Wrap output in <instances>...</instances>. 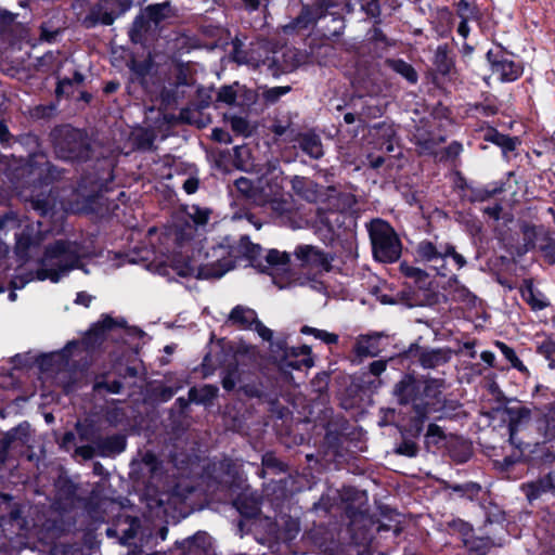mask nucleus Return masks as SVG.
Instances as JSON below:
<instances>
[{
  "label": "nucleus",
  "mask_w": 555,
  "mask_h": 555,
  "mask_svg": "<svg viewBox=\"0 0 555 555\" xmlns=\"http://www.w3.org/2000/svg\"><path fill=\"white\" fill-rule=\"evenodd\" d=\"M260 250L261 247L253 244L247 236H242L238 243L225 237L204 254L198 250L197 257H184L182 254L175 256L171 268L182 278L220 279L243 259L256 261Z\"/></svg>",
  "instance_id": "nucleus-1"
},
{
  "label": "nucleus",
  "mask_w": 555,
  "mask_h": 555,
  "mask_svg": "<svg viewBox=\"0 0 555 555\" xmlns=\"http://www.w3.org/2000/svg\"><path fill=\"white\" fill-rule=\"evenodd\" d=\"M81 257L80 245L76 242L56 241L44 249L43 256L36 261V270L16 275L11 284L13 289L23 288L30 281L50 280L57 283L75 269Z\"/></svg>",
  "instance_id": "nucleus-2"
},
{
  "label": "nucleus",
  "mask_w": 555,
  "mask_h": 555,
  "mask_svg": "<svg viewBox=\"0 0 555 555\" xmlns=\"http://www.w3.org/2000/svg\"><path fill=\"white\" fill-rule=\"evenodd\" d=\"M17 177L28 176V181L34 183V190L30 195V205L41 216H53L60 210L65 209L63 202L57 199L53 189L35 193L37 184L40 188H48L53 181L61 178L62 171L52 165L43 153H34L29 156L25 166L20 168Z\"/></svg>",
  "instance_id": "nucleus-3"
},
{
  "label": "nucleus",
  "mask_w": 555,
  "mask_h": 555,
  "mask_svg": "<svg viewBox=\"0 0 555 555\" xmlns=\"http://www.w3.org/2000/svg\"><path fill=\"white\" fill-rule=\"evenodd\" d=\"M446 389V380L443 378H425L421 380L420 400L416 403L415 426L418 430L429 416L437 414L436 418L447 416L444 412L446 398L443 390Z\"/></svg>",
  "instance_id": "nucleus-4"
},
{
  "label": "nucleus",
  "mask_w": 555,
  "mask_h": 555,
  "mask_svg": "<svg viewBox=\"0 0 555 555\" xmlns=\"http://www.w3.org/2000/svg\"><path fill=\"white\" fill-rule=\"evenodd\" d=\"M374 258L380 262H395L401 256V242L392 227L374 219L367 225Z\"/></svg>",
  "instance_id": "nucleus-5"
},
{
  "label": "nucleus",
  "mask_w": 555,
  "mask_h": 555,
  "mask_svg": "<svg viewBox=\"0 0 555 555\" xmlns=\"http://www.w3.org/2000/svg\"><path fill=\"white\" fill-rule=\"evenodd\" d=\"M55 152L62 159L82 162L90 157L91 146L88 137L82 131L68 129L56 140Z\"/></svg>",
  "instance_id": "nucleus-6"
},
{
  "label": "nucleus",
  "mask_w": 555,
  "mask_h": 555,
  "mask_svg": "<svg viewBox=\"0 0 555 555\" xmlns=\"http://www.w3.org/2000/svg\"><path fill=\"white\" fill-rule=\"evenodd\" d=\"M271 351L280 357L281 369L285 372L288 370L302 371L313 365L310 356V347L304 345L299 347H288L285 340H276L271 343Z\"/></svg>",
  "instance_id": "nucleus-7"
},
{
  "label": "nucleus",
  "mask_w": 555,
  "mask_h": 555,
  "mask_svg": "<svg viewBox=\"0 0 555 555\" xmlns=\"http://www.w3.org/2000/svg\"><path fill=\"white\" fill-rule=\"evenodd\" d=\"M507 421L508 441L511 446L521 450L522 447H530V443L519 437L532 418L531 409L517 402L514 405L506 406L504 410Z\"/></svg>",
  "instance_id": "nucleus-8"
},
{
  "label": "nucleus",
  "mask_w": 555,
  "mask_h": 555,
  "mask_svg": "<svg viewBox=\"0 0 555 555\" xmlns=\"http://www.w3.org/2000/svg\"><path fill=\"white\" fill-rule=\"evenodd\" d=\"M177 16V9L171 5L170 1L154 3L147 5L141 15L137 16L131 30V37L134 34H141L152 25L156 28L163 23L169 22Z\"/></svg>",
  "instance_id": "nucleus-9"
},
{
  "label": "nucleus",
  "mask_w": 555,
  "mask_h": 555,
  "mask_svg": "<svg viewBox=\"0 0 555 555\" xmlns=\"http://www.w3.org/2000/svg\"><path fill=\"white\" fill-rule=\"evenodd\" d=\"M126 449V438L121 435H113L108 437L100 436L96 447L94 446H77L74 451L75 456H80L88 461L95 455L106 457L121 453Z\"/></svg>",
  "instance_id": "nucleus-10"
},
{
  "label": "nucleus",
  "mask_w": 555,
  "mask_h": 555,
  "mask_svg": "<svg viewBox=\"0 0 555 555\" xmlns=\"http://www.w3.org/2000/svg\"><path fill=\"white\" fill-rule=\"evenodd\" d=\"M450 251H453V245L428 240L420 242L416 247L417 257L423 261L435 263L433 268L441 276L446 275L444 260Z\"/></svg>",
  "instance_id": "nucleus-11"
},
{
  "label": "nucleus",
  "mask_w": 555,
  "mask_h": 555,
  "mask_svg": "<svg viewBox=\"0 0 555 555\" xmlns=\"http://www.w3.org/2000/svg\"><path fill=\"white\" fill-rule=\"evenodd\" d=\"M410 357L415 359L417 363L425 370H436L450 362L453 351L449 347L431 348V347H411Z\"/></svg>",
  "instance_id": "nucleus-12"
},
{
  "label": "nucleus",
  "mask_w": 555,
  "mask_h": 555,
  "mask_svg": "<svg viewBox=\"0 0 555 555\" xmlns=\"http://www.w3.org/2000/svg\"><path fill=\"white\" fill-rule=\"evenodd\" d=\"M487 59L491 64V69L494 75L503 82H511L518 79L522 74V66L520 63L515 62L511 55L503 51L493 52L488 51Z\"/></svg>",
  "instance_id": "nucleus-13"
},
{
  "label": "nucleus",
  "mask_w": 555,
  "mask_h": 555,
  "mask_svg": "<svg viewBox=\"0 0 555 555\" xmlns=\"http://www.w3.org/2000/svg\"><path fill=\"white\" fill-rule=\"evenodd\" d=\"M294 255L301 266L326 272L332 269L334 257L317 246L309 244L298 245L294 250Z\"/></svg>",
  "instance_id": "nucleus-14"
},
{
  "label": "nucleus",
  "mask_w": 555,
  "mask_h": 555,
  "mask_svg": "<svg viewBox=\"0 0 555 555\" xmlns=\"http://www.w3.org/2000/svg\"><path fill=\"white\" fill-rule=\"evenodd\" d=\"M40 242V236L29 227L16 234L15 254L23 264L28 263L39 255Z\"/></svg>",
  "instance_id": "nucleus-15"
},
{
  "label": "nucleus",
  "mask_w": 555,
  "mask_h": 555,
  "mask_svg": "<svg viewBox=\"0 0 555 555\" xmlns=\"http://www.w3.org/2000/svg\"><path fill=\"white\" fill-rule=\"evenodd\" d=\"M262 253V249L260 250ZM261 254H259L256 261H249L251 266L259 267L262 272H267L270 275L274 276L278 272H286L288 271L289 261H291V255L285 251H280L278 249H270L266 254L263 264L260 261ZM273 282L279 285L280 288H282L284 285L275 280L273 278Z\"/></svg>",
  "instance_id": "nucleus-16"
},
{
  "label": "nucleus",
  "mask_w": 555,
  "mask_h": 555,
  "mask_svg": "<svg viewBox=\"0 0 555 555\" xmlns=\"http://www.w3.org/2000/svg\"><path fill=\"white\" fill-rule=\"evenodd\" d=\"M420 388L421 380L410 374H406L399 383L396 384L393 388V396L400 404L412 403L416 411V403H418L421 393Z\"/></svg>",
  "instance_id": "nucleus-17"
},
{
  "label": "nucleus",
  "mask_w": 555,
  "mask_h": 555,
  "mask_svg": "<svg viewBox=\"0 0 555 555\" xmlns=\"http://www.w3.org/2000/svg\"><path fill=\"white\" fill-rule=\"evenodd\" d=\"M537 431L546 440H555V401L535 409Z\"/></svg>",
  "instance_id": "nucleus-18"
},
{
  "label": "nucleus",
  "mask_w": 555,
  "mask_h": 555,
  "mask_svg": "<svg viewBox=\"0 0 555 555\" xmlns=\"http://www.w3.org/2000/svg\"><path fill=\"white\" fill-rule=\"evenodd\" d=\"M519 293L522 300L530 307L533 312H538L546 309L551 306V301L547 296L537 288L530 279L522 281Z\"/></svg>",
  "instance_id": "nucleus-19"
},
{
  "label": "nucleus",
  "mask_w": 555,
  "mask_h": 555,
  "mask_svg": "<svg viewBox=\"0 0 555 555\" xmlns=\"http://www.w3.org/2000/svg\"><path fill=\"white\" fill-rule=\"evenodd\" d=\"M339 221V214L337 211H326L318 209L314 228L315 232L324 240H332L335 232V224Z\"/></svg>",
  "instance_id": "nucleus-20"
},
{
  "label": "nucleus",
  "mask_w": 555,
  "mask_h": 555,
  "mask_svg": "<svg viewBox=\"0 0 555 555\" xmlns=\"http://www.w3.org/2000/svg\"><path fill=\"white\" fill-rule=\"evenodd\" d=\"M125 323L126 322L122 319L115 320L108 315L103 317L99 322L93 324L88 332V336L86 337L88 345L100 344L103 340L106 332L116 327H124Z\"/></svg>",
  "instance_id": "nucleus-21"
},
{
  "label": "nucleus",
  "mask_w": 555,
  "mask_h": 555,
  "mask_svg": "<svg viewBox=\"0 0 555 555\" xmlns=\"http://www.w3.org/2000/svg\"><path fill=\"white\" fill-rule=\"evenodd\" d=\"M233 59L238 64L253 65L257 68H266L273 76H279L281 73L287 70L289 67H282L278 64V60L275 56L267 57L262 61L253 62L245 52L238 50L236 47L234 48Z\"/></svg>",
  "instance_id": "nucleus-22"
},
{
  "label": "nucleus",
  "mask_w": 555,
  "mask_h": 555,
  "mask_svg": "<svg viewBox=\"0 0 555 555\" xmlns=\"http://www.w3.org/2000/svg\"><path fill=\"white\" fill-rule=\"evenodd\" d=\"M413 141L421 154L431 155L443 142V138L429 132L424 127H417L413 133Z\"/></svg>",
  "instance_id": "nucleus-23"
},
{
  "label": "nucleus",
  "mask_w": 555,
  "mask_h": 555,
  "mask_svg": "<svg viewBox=\"0 0 555 555\" xmlns=\"http://www.w3.org/2000/svg\"><path fill=\"white\" fill-rule=\"evenodd\" d=\"M379 340L380 335L376 333L360 335L357 338L356 344L353 346L354 354L360 359L367 357H376L380 351Z\"/></svg>",
  "instance_id": "nucleus-24"
},
{
  "label": "nucleus",
  "mask_w": 555,
  "mask_h": 555,
  "mask_svg": "<svg viewBox=\"0 0 555 555\" xmlns=\"http://www.w3.org/2000/svg\"><path fill=\"white\" fill-rule=\"evenodd\" d=\"M257 318V312L254 309L237 305L231 310L228 322L241 330H250Z\"/></svg>",
  "instance_id": "nucleus-25"
},
{
  "label": "nucleus",
  "mask_w": 555,
  "mask_h": 555,
  "mask_svg": "<svg viewBox=\"0 0 555 555\" xmlns=\"http://www.w3.org/2000/svg\"><path fill=\"white\" fill-rule=\"evenodd\" d=\"M443 291L451 300L466 305L474 304L476 299L475 295L456 276H452L443 285Z\"/></svg>",
  "instance_id": "nucleus-26"
},
{
  "label": "nucleus",
  "mask_w": 555,
  "mask_h": 555,
  "mask_svg": "<svg viewBox=\"0 0 555 555\" xmlns=\"http://www.w3.org/2000/svg\"><path fill=\"white\" fill-rule=\"evenodd\" d=\"M300 150L312 159H320L324 155L321 138L313 132H298L297 140Z\"/></svg>",
  "instance_id": "nucleus-27"
},
{
  "label": "nucleus",
  "mask_w": 555,
  "mask_h": 555,
  "mask_svg": "<svg viewBox=\"0 0 555 555\" xmlns=\"http://www.w3.org/2000/svg\"><path fill=\"white\" fill-rule=\"evenodd\" d=\"M29 441V425L21 424L9 430L1 440L2 451L11 448L23 447Z\"/></svg>",
  "instance_id": "nucleus-28"
},
{
  "label": "nucleus",
  "mask_w": 555,
  "mask_h": 555,
  "mask_svg": "<svg viewBox=\"0 0 555 555\" xmlns=\"http://www.w3.org/2000/svg\"><path fill=\"white\" fill-rule=\"evenodd\" d=\"M181 547L195 555H206L211 548V538L204 531H198L194 535L183 540Z\"/></svg>",
  "instance_id": "nucleus-29"
},
{
  "label": "nucleus",
  "mask_w": 555,
  "mask_h": 555,
  "mask_svg": "<svg viewBox=\"0 0 555 555\" xmlns=\"http://www.w3.org/2000/svg\"><path fill=\"white\" fill-rule=\"evenodd\" d=\"M483 140L500 146L504 156L515 151L516 146L519 144L518 138L503 134L492 127L487 129Z\"/></svg>",
  "instance_id": "nucleus-30"
},
{
  "label": "nucleus",
  "mask_w": 555,
  "mask_h": 555,
  "mask_svg": "<svg viewBox=\"0 0 555 555\" xmlns=\"http://www.w3.org/2000/svg\"><path fill=\"white\" fill-rule=\"evenodd\" d=\"M192 492V489L181 488L180 485H177L169 493H163L158 499L159 506L164 507V512H168V507H172L173 509H178L180 505H182L188 498V495Z\"/></svg>",
  "instance_id": "nucleus-31"
},
{
  "label": "nucleus",
  "mask_w": 555,
  "mask_h": 555,
  "mask_svg": "<svg viewBox=\"0 0 555 555\" xmlns=\"http://www.w3.org/2000/svg\"><path fill=\"white\" fill-rule=\"evenodd\" d=\"M208 220V214L199 212L198 216L193 220L194 224L185 223L184 227L176 232V242L179 247L184 248L191 244L194 238L196 231L195 225H205Z\"/></svg>",
  "instance_id": "nucleus-32"
},
{
  "label": "nucleus",
  "mask_w": 555,
  "mask_h": 555,
  "mask_svg": "<svg viewBox=\"0 0 555 555\" xmlns=\"http://www.w3.org/2000/svg\"><path fill=\"white\" fill-rule=\"evenodd\" d=\"M326 8L327 5L322 0H319L314 7H304L300 15L296 18V25L307 28L310 24L325 16Z\"/></svg>",
  "instance_id": "nucleus-33"
},
{
  "label": "nucleus",
  "mask_w": 555,
  "mask_h": 555,
  "mask_svg": "<svg viewBox=\"0 0 555 555\" xmlns=\"http://www.w3.org/2000/svg\"><path fill=\"white\" fill-rule=\"evenodd\" d=\"M555 489L554 478L552 475H546L538 480L527 483L526 495L529 501H533L541 496L543 493L551 492Z\"/></svg>",
  "instance_id": "nucleus-34"
},
{
  "label": "nucleus",
  "mask_w": 555,
  "mask_h": 555,
  "mask_svg": "<svg viewBox=\"0 0 555 555\" xmlns=\"http://www.w3.org/2000/svg\"><path fill=\"white\" fill-rule=\"evenodd\" d=\"M386 65L403 77L409 83L415 85L418 81V74L414 67L401 59H387Z\"/></svg>",
  "instance_id": "nucleus-35"
},
{
  "label": "nucleus",
  "mask_w": 555,
  "mask_h": 555,
  "mask_svg": "<svg viewBox=\"0 0 555 555\" xmlns=\"http://www.w3.org/2000/svg\"><path fill=\"white\" fill-rule=\"evenodd\" d=\"M76 434L81 446L96 447L100 439V433L95 426L88 422H77L75 425Z\"/></svg>",
  "instance_id": "nucleus-36"
},
{
  "label": "nucleus",
  "mask_w": 555,
  "mask_h": 555,
  "mask_svg": "<svg viewBox=\"0 0 555 555\" xmlns=\"http://www.w3.org/2000/svg\"><path fill=\"white\" fill-rule=\"evenodd\" d=\"M218 387L214 385H203L202 387H192L189 390V401L197 404H210L218 395Z\"/></svg>",
  "instance_id": "nucleus-37"
},
{
  "label": "nucleus",
  "mask_w": 555,
  "mask_h": 555,
  "mask_svg": "<svg viewBox=\"0 0 555 555\" xmlns=\"http://www.w3.org/2000/svg\"><path fill=\"white\" fill-rule=\"evenodd\" d=\"M76 343L72 341L66 345V347L61 352H54L49 356L42 357L40 360V366L44 371L54 372L59 370V362H65L67 364V356L69 353L70 348L76 347Z\"/></svg>",
  "instance_id": "nucleus-38"
},
{
  "label": "nucleus",
  "mask_w": 555,
  "mask_h": 555,
  "mask_svg": "<svg viewBox=\"0 0 555 555\" xmlns=\"http://www.w3.org/2000/svg\"><path fill=\"white\" fill-rule=\"evenodd\" d=\"M221 383L227 391H232L236 387L243 388L242 372L237 364L228 365L222 372Z\"/></svg>",
  "instance_id": "nucleus-39"
},
{
  "label": "nucleus",
  "mask_w": 555,
  "mask_h": 555,
  "mask_svg": "<svg viewBox=\"0 0 555 555\" xmlns=\"http://www.w3.org/2000/svg\"><path fill=\"white\" fill-rule=\"evenodd\" d=\"M450 528L461 534L462 541L466 547L475 550L479 546L476 541L473 540L474 529L468 522L462 519H454L450 522Z\"/></svg>",
  "instance_id": "nucleus-40"
},
{
  "label": "nucleus",
  "mask_w": 555,
  "mask_h": 555,
  "mask_svg": "<svg viewBox=\"0 0 555 555\" xmlns=\"http://www.w3.org/2000/svg\"><path fill=\"white\" fill-rule=\"evenodd\" d=\"M495 346L500 349L504 358L511 363V366L518 372L522 373L526 376L530 375L528 367L522 363V361L517 357L515 350L507 346L503 341H496Z\"/></svg>",
  "instance_id": "nucleus-41"
},
{
  "label": "nucleus",
  "mask_w": 555,
  "mask_h": 555,
  "mask_svg": "<svg viewBox=\"0 0 555 555\" xmlns=\"http://www.w3.org/2000/svg\"><path fill=\"white\" fill-rule=\"evenodd\" d=\"M234 190L247 199L257 202L258 186L250 179L245 177L236 179L233 189H231V193H233Z\"/></svg>",
  "instance_id": "nucleus-42"
},
{
  "label": "nucleus",
  "mask_w": 555,
  "mask_h": 555,
  "mask_svg": "<svg viewBox=\"0 0 555 555\" xmlns=\"http://www.w3.org/2000/svg\"><path fill=\"white\" fill-rule=\"evenodd\" d=\"M400 270L406 278L413 279L417 284L420 288H426L429 286V275L424 270L410 266L408 263H401Z\"/></svg>",
  "instance_id": "nucleus-43"
},
{
  "label": "nucleus",
  "mask_w": 555,
  "mask_h": 555,
  "mask_svg": "<svg viewBox=\"0 0 555 555\" xmlns=\"http://www.w3.org/2000/svg\"><path fill=\"white\" fill-rule=\"evenodd\" d=\"M271 130H272V132L274 133L275 137L283 138V140L285 142L291 143V142H295L297 140L298 131H296L292 127V122L291 121L283 122L281 120H276L272 125Z\"/></svg>",
  "instance_id": "nucleus-44"
},
{
  "label": "nucleus",
  "mask_w": 555,
  "mask_h": 555,
  "mask_svg": "<svg viewBox=\"0 0 555 555\" xmlns=\"http://www.w3.org/2000/svg\"><path fill=\"white\" fill-rule=\"evenodd\" d=\"M534 456L544 463L555 462V442L545 439L542 443H537L535 449L531 451Z\"/></svg>",
  "instance_id": "nucleus-45"
},
{
  "label": "nucleus",
  "mask_w": 555,
  "mask_h": 555,
  "mask_svg": "<svg viewBox=\"0 0 555 555\" xmlns=\"http://www.w3.org/2000/svg\"><path fill=\"white\" fill-rule=\"evenodd\" d=\"M10 522L13 528H16L17 534L28 538L30 535V526L29 522L22 516V511L20 508H13L10 512Z\"/></svg>",
  "instance_id": "nucleus-46"
},
{
  "label": "nucleus",
  "mask_w": 555,
  "mask_h": 555,
  "mask_svg": "<svg viewBox=\"0 0 555 555\" xmlns=\"http://www.w3.org/2000/svg\"><path fill=\"white\" fill-rule=\"evenodd\" d=\"M434 64L437 70L443 75L450 73L452 67V60L449 57L448 49L446 46H439L435 52Z\"/></svg>",
  "instance_id": "nucleus-47"
},
{
  "label": "nucleus",
  "mask_w": 555,
  "mask_h": 555,
  "mask_svg": "<svg viewBox=\"0 0 555 555\" xmlns=\"http://www.w3.org/2000/svg\"><path fill=\"white\" fill-rule=\"evenodd\" d=\"M300 332L302 334L312 335L317 339H320L321 341L325 343L326 345H333L338 341V335L308 325L302 326Z\"/></svg>",
  "instance_id": "nucleus-48"
},
{
  "label": "nucleus",
  "mask_w": 555,
  "mask_h": 555,
  "mask_svg": "<svg viewBox=\"0 0 555 555\" xmlns=\"http://www.w3.org/2000/svg\"><path fill=\"white\" fill-rule=\"evenodd\" d=\"M335 201V207L339 211L350 210L357 204L356 195L349 192L338 193Z\"/></svg>",
  "instance_id": "nucleus-49"
},
{
  "label": "nucleus",
  "mask_w": 555,
  "mask_h": 555,
  "mask_svg": "<svg viewBox=\"0 0 555 555\" xmlns=\"http://www.w3.org/2000/svg\"><path fill=\"white\" fill-rule=\"evenodd\" d=\"M456 11L461 20H475L477 17V10L468 0H460L456 4Z\"/></svg>",
  "instance_id": "nucleus-50"
},
{
  "label": "nucleus",
  "mask_w": 555,
  "mask_h": 555,
  "mask_svg": "<svg viewBox=\"0 0 555 555\" xmlns=\"http://www.w3.org/2000/svg\"><path fill=\"white\" fill-rule=\"evenodd\" d=\"M291 91L289 86L285 87H273L263 91V99L268 103H275L281 96L287 94Z\"/></svg>",
  "instance_id": "nucleus-51"
},
{
  "label": "nucleus",
  "mask_w": 555,
  "mask_h": 555,
  "mask_svg": "<svg viewBox=\"0 0 555 555\" xmlns=\"http://www.w3.org/2000/svg\"><path fill=\"white\" fill-rule=\"evenodd\" d=\"M127 522L129 524L128 529H126L120 538V543L126 545L128 544L134 537L137 535V530L140 526V522L137 518L127 517Z\"/></svg>",
  "instance_id": "nucleus-52"
},
{
  "label": "nucleus",
  "mask_w": 555,
  "mask_h": 555,
  "mask_svg": "<svg viewBox=\"0 0 555 555\" xmlns=\"http://www.w3.org/2000/svg\"><path fill=\"white\" fill-rule=\"evenodd\" d=\"M452 490L454 492H459L463 495H466L469 499H473L480 492L481 487L478 483L468 482L464 485H455L452 487Z\"/></svg>",
  "instance_id": "nucleus-53"
},
{
  "label": "nucleus",
  "mask_w": 555,
  "mask_h": 555,
  "mask_svg": "<svg viewBox=\"0 0 555 555\" xmlns=\"http://www.w3.org/2000/svg\"><path fill=\"white\" fill-rule=\"evenodd\" d=\"M520 230L524 235L525 245L527 247H533L537 238V228L533 224L524 222Z\"/></svg>",
  "instance_id": "nucleus-54"
},
{
  "label": "nucleus",
  "mask_w": 555,
  "mask_h": 555,
  "mask_svg": "<svg viewBox=\"0 0 555 555\" xmlns=\"http://www.w3.org/2000/svg\"><path fill=\"white\" fill-rule=\"evenodd\" d=\"M397 453L409 457H414L418 453L417 444L412 440H403L397 448Z\"/></svg>",
  "instance_id": "nucleus-55"
},
{
  "label": "nucleus",
  "mask_w": 555,
  "mask_h": 555,
  "mask_svg": "<svg viewBox=\"0 0 555 555\" xmlns=\"http://www.w3.org/2000/svg\"><path fill=\"white\" fill-rule=\"evenodd\" d=\"M122 388V384L119 380L106 382V380H98L94 384V390L100 391L105 389L111 393H119Z\"/></svg>",
  "instance_id": "nucleus-56"
},
{
  "label": "nucleus",
  "mask_w": 555,
  "mask_h": 555,
  "mask_svg": "<svg viewBox=\"0 0 555 555\" xmlns=\"http://www.w3.org/2000/svg\"><path fill=\"white\" fill-rule=\"evenodd\" d=\"M217 100L225 104H233L236 100V92L231 86H223L217 94Z\"/></svg>",
  "instance_id": "nucleus-57"
},
{
  "label": "nucleus",
  "mask_w": 555,
  "mask_h": 555,
  "mask_svg": "<svg viewBox=\"0 0 555 555\" xmlns=\"http://www.w3.org/2000/svg\"><path fill=\"white\" fill-rule=\"evenodd\" d=\"M362 9L367 16L373 18H378L382 12L379 0H364Z\"/></svg>",
  "instance_id": "nucleus-58"
},
{
  "label": "nucleus",
  "mask_w": 555,
  "mask_h": 555,
  "mask_svg": "<svg viewBox=\"0 0 555 555\" xmlns=\"http://www.w3.org/2000/svg\"><path fill=\"white\" fill-rule=\"evenodd\" d=\"M144 466L151 472L152 475H155L159 469L160 462L158 459L151 452H146L142 459Z\"/></svg>",
  "instance_id": "nucleus-59"
},
{
  "label": "nucleus",
  "mask_w": 555,
  "mask_h": 555,
  "mask_svg": "<svg viewBox=\"0 0 555 555\" xmlns=\"http://www.w3.org/2000/svg\"><path fill=\"white\" fill-rule=\"evenodd\" d=\"M250 330H254L257 332V334L266 341H271L273 332L268 328L262 322H260L258 319L254 323L253 327Z\"/></svg>",
  "instance_id": "nucleus-60"
},
{
  "label": "nucleus",
  "mask_w": 555,
  "mask_h": 555,
  "mask_svg": "<svg viewBox=\"0 0 555 555\" xmlns=\"http://www.w3.org/2000/svg\"><path fill=\"white\" fill-rule=\"evenodd\" d=\"M538 353L545 359H551L555 353V341L545 340L538 346Z\"/></svg>",
  "instance_id": "nucleus-61"
},
{
  "label": "nucleus",
  "mask_w": 555,
  "mask_h": 555,
  "mask_svg": "<svg viewBox=\"0 0 555 555\" xmlns=\"http://www.w3.org/2000/svg\"><path fill=\"white\" fill-rule=\"evenodd\" d=\"M231 127L233 131L240 134H245L248 131V122L243 117H232L231 118Z\"/></svg>",
  "instance_id": "nucleus-62"
},
{
  "label": "nucleus",
  "mask_w": 555,
  "mask_h": 555,
  "mask_svg": "<svg viewBox=\"0 0 555 555\" xmlns=\"http://www.w3.org/2000/svg\"><path fill=\"white\" fill-rule=\"evenodd\" d=\"M427 439L431 440L435 443H438L440 440L444 438L443 430L436 424H430L427 429Z\"/></svg>",
  "instance_id": "nucleus-63"
},
{
  "label": "nucleus",
  "mask_w": 555,
  "mask_h": 555,
  "mask_svg": "<svg viewBox=\"0 0 555 555\" xmlns=\"http://www.w3.org/2000/svg\"><path fill=\"white\" fill-rule=\"evenodd\" d=\"M73 80L70 78H63L61 80H59L57 82V86H56V94L57 95H61V94H69L72 93V87H73Z\"/></svg>",
  "instance_id": "nucleus-64"
}]
</instances>
